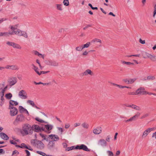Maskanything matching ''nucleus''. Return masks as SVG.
<instances>
[{
    "label": "nucleus",
    "instance_id": "nucleus-1",
    "mask_svg": "<svg viewBox=\"0 0 156 156\" xmlns=\"http://www.w3.org/2000/svg\"><path fill=\"white\" fill-rule=\"evenodd\" d=\"M15 26H16L15 29V31H14L15 34L16 35L19 36H23L25 38L28 37V34L27 32L22 31L21 30L18 29L20 27L22 29H26L27 28L28 26L26 24H20L19 23L15 25Z\"/></svg>",
    "mask_w": 156,
    "mask_h": 156
},
{
    "label": "nucleus",
    "instance_id": "nucleus-2",
    "mask_svg": "<svg viewBox=\"0 0 156 156\" xmlns=\"http://www.w3.org/2000/svg\"><path fill=\"white\" fill-rule=\"evenodd\" d=\"M21 132L22 134L24 135L31 134L32 133V129L31 126L27 124L23 125Z\"/></svg>",
    "mask_w": 156,
    "mask_h": 156
},
{
    "label": "nucleus",
    "instance_id": "nucleus-3",
    "mask_svg": "<svg viewBox=\"0 0 156 156\" xmlns=\"http://www.w3.org/2000/svg\"><path fill=\"white\" fill-rule=\"evenodd\" d=\"M144 90V87H140L137 89L136 91L129 92V94L130 95H145L146 92Z\"/></svg>",
    "mask_w": 156,
    "mask_h": 156
},
{
    "label": "nucleus",
    "instance_id": "nucleus-4",
    "mask_svg": "<svg viewBox=\"0 0 156 156\" xmlns=\"http://www.w3.org/2000/svg\"><path fill=\"white\" fill-rule=\"evenodd\" d=\"M5 82L0 83V96L1 98H3L4 96V93L6 91L8 88V85H5Z\"/></svg>",
    "mask_w": 156,
    "mask_h": 156
},
{
    "label": "nucleus",
    "instance_id": "nucleus-5",
    "mask_svg": "<svg viewBox=\"0 0 156 156\" xmlns=\"http://www.w3.org/2000/svg\"><path fill=\"white\" fill-rule=\"evenodd\" d=\"M31 142L32 144H34V145L36 146L38 149H42L44 147V145L41 141L34 140Z\"/></svg>",
    "mask_w": 156,
    "mask_h": 156
},
{
    "label": "nucleus",
    "instance_id": "nucleus-6",
    "mask_svg": "<svg viewBox=\"0 0 156 156\" xmlns=\"http://www.w3.org/2000/svg\"><path fill=\"white\" fill-rule=\"evenodd\" d=\"M156 127H154L152 128H148L145 130L143 132L142 135V138L146 137L149 133L152 131L156 129Z\"/></svg>",
    "mask_w": 156,
    "mask_h": 156
},
{
    "label": "nucleus",
    "instance_id": "nucleus-7",
    "mask_svg": "<svg viewBox=\"0 0 156 156\" xmlns=\"http://www.w3.org/2000/svg\"><path fill=\"white\" fill-rule=\"evenodd\" d=\"M16 26H15V25H14L11 26L10 27L12 31H9V32H3V36L8 37L9 36V35H12L14 34H15L14 31H15V28H16Z\"/></svg>",
    "mask_w": 156,
    "mask_h": 156
},
{
    "label": "nucleus",
    "instance_id": "nucleus-8",
    "mask_svg": "<svg viewBox=\"0 0 156 156\" xmlns=\"http://www.w3.org/2000/svg\"><path fill=\"white\" fill-rule=\"evenodd\" d=\"M17 82V79L16 77H12L8 78L7 82L9 85L10 86L15 85Z\"/></svg>",
    "mask_w": 156,
    "mask_h": 156
},
{
    "label": "nucleus",
    "instance_id": "nucleus-9",
    "mask_svg": "<svg viewBox=\"0 0 156 156\" xmlns=\"http://www.w3.org/2000/svg\"><path fill=\"white\" fill-rule=\"evenodd\" d=\"M9 109H10V114L12 116L16 115L18 113V110L15 107L12 106H9Z\"/></svg>",
    "mask_w": 156,
    "mask_h": 156
},
{
    "label": "nucleus",
    "instance_id": "nucleus-10",
    "mask_svg": "<svg viewBox=\"0 0 156 156\" xmlns=\"http://www.w3.org/2000/svg\"><path fill=\"white\" fill-rule=\"evenodd\" d=\"M24 119V117L22 115H18L13 122V124L15 125H16L18 122H21Z\"/></svg>",
    "mask_w": 156,
    "mask_h": 156
},
{
    "label": "nucleus",
    "instance_id": "nucleus-11",
    "mask_svg": "<svg viewBox=\"0 0 156 156\" xmlns=\"http://www.w3.org/2000/svg\"><path fill=\"white\" fill-rule=\"evenodd\" d=\"M76 149H79L80 150H83L84 151H90V150L88 149L86 146L84 144H81L80 145H77L75 147Z\"/></svg>",
    "mask_w": 156,
    "mask_h": 156
},
{
    "label": "nucleus",
    "instance_id": "nucleus-12",
    "mask_svg": "<svg viewBox=\"0 0 156 156\" xmlns=\"http://www.w3.org/2000/svg\"><path fill=\"white\" fill-rule=\"evenodd\" d=\"M140 113L139 112H137L134 116L126 120V122H128L135 120L140 116Z\"/></svg>",
    "mask_w": 156,
    "mask_h": 156
},
{
    "label": "nucleus",
    "instance_id": "nucleus-13",
    "mask_svg": "<svg viewBox=\"0 0 156 156\" xmlns=\"http://www.w3.org/2000/svg\"><path fill=\"white\" fill-rule=\"evenodd\" d=\"M34 131L37 132H39L43 131L44 129L42 127H41L37 125H33L32 128Z\"/></svg>",
    "mask_w": 156,
    "mask_h": 156
},
{
    "label": "nucleus",
    "instance_id": "nucleus-14",
    "mask_svg": "<svg viewBox=\"0 0 156 156\" xmlns=\"http://www.w3.org/2000/svg\"><path fill=\"white\" fill-rule=\"evenodd\" d=\"M18 95L19 97L23 98H27L28 97L26 92L23 90H21L19 92Z\"/></svg>",
    "mask_w": 156,
    "mask_h": 156
},
{
    "label": "nucleus",
    "instance_id": "nucleus-15",
    "mask_svg": "<svg viewBox=\"0 0 156 156\" xmlns=\"http://www.w3.org/2000/svg\"><path fill=\"white\" fill-rule=\"evenodd\" d=\"M90 76H93L94 75V73L93 71L90 69H87L83 73V76H86L88 75Z\"/></svg>",
    "mask_w": 156,
    "mask_h": 156
},
{
    "label": "nucleus",
    "instance_id": "nucleus-16",
    "mask_svg": "<svg viewBox=\"0 0 156 156\" xmlns=\"http://www.w3.org/2000/svg\"><path fill=\"white\" fill-rule=\"evenodd\" d=\"M101 128L100 127H97L94 129L93 133L95 134H98L101 133Z\"/></svg>",
    "mask_w": 156,
    "mask_h": 156
},
{
    "label": "nucleus",
    "instance_id": "nucleus-17",
    "mask_svg": "<svg viewBox=\"0 0 156 156\" xmlns=\"http://www.w3.org/2000/svg\"><path fill=\"white\" fill-rule=\"evenodd\" d=\"M98 145L102 146H105L107 145V142L104 139H100L98 143Z\"/></svg>",
    "mask_w": 156,
    "mask_h": 156
},
{
    "label": "nucleus",
    "instance_id": "nucleus-18",
    "mask_svg": "<svg viewBox=\"0 0 156 156\" xmlns=\"http://www.w3.org/2000/svg\"><path fill=\"white\" fill-rule=\"evenodd\" d=\"M55 146V143L53 141H50L48 145V147L49 149L53 148Z\"/></svg>",
    "mask_w": 156,
    "mask_h": 156
},
{
    "label": "nucleus",
    "instance_id": "nucleus-19",
    "mask_svg": "<svg viewBox=\"0 0 156 156\" xmlns=\"http://www.w3.org/2000/svg\"><path fill=\"white\" fill-rule=\"evenodd\" d=\"M49 137L54 141H57L59 140V138L58 136L55 135H50L49 136Z\"/></svg>",
    "mask_w": 156,
    "mask_h": 156
},
{
    "label": "nucleus",
    "instance_id": "nucleus-20",
    "mask_svg": "<svg viewBox=\"0 0 156 156\" xmlns=\"http://www.w3.org/2000/svg\"><path fill=\"white\" fill-rule=\"evenodd\" d=\"M0 136L2 138L5 140H7L9 139L8 136L4 133H0Z\"/></svg>",
    "mask_w": 156,
    "mask_h": 156
},
{
    "label": "nucleus",
    "instance_id": "nucleus-21",
    "mask_svg": "<svg viewBox=\"0 0 156 156\" xmlns=\"http://www.w3.org/2000/svg\"><path fill=\"white\" fill-rule=\"evenodd\" d=\"M56 9L60 11H62L63 10V6L62 4H56L55 5Z\"/></svg>",
    "mask_w": 156,
    "mask_h": 156
},
{
    "label": "nucleus",
    "instance_id": "nucleus-22",
    "mask_svg": "<svg viewBox=\"0 0 156 156\" xmlns=\"http://www.w3.org/2000/svg\"><path fill=\"white\" fill-rule=\"evenodd\" d=\"M126 106L128 107H131L132 108H134L138 111H140L141 110V108L140 107L137 106L136 105H126Z\"/></svg>",
    "mask_w": 156,
    "mask_h": 156
},
{
    "label": "nucleus",
    "instance_id": "nucleus-23",
    "mask_svg": "<svg viewBox=\"0 0 156 156\" xmlns=\"http://www.w3.org/2000/svg\"><path fill=\"white\" fill-rule=\"evenodd\" d=\"M32 66H33L32 69L35 71V72L39 75H41V73L38 71V68L35 66L34 64H32Z\"/></svg>",
    "mask_w": 156,
    "mask_h": 156
},
{
    "label": "nucleus",
    "instance_id": "nucleus-24",
    "mask_svg": "<svg viewBox=\"0 0 156 156\" xmlns=\"http://www.w3.org/2000/svg\"><path fill=\"white\" fill-rule=\"evenodd\" d=\"M39 135L42 138V139L41 140L42 141H43L44 140H46V141L48 140V138L47 137V135H44L41 133H39Z\"/></svg>",
    "mask_w": 156,
    "mask_h": 156
},
{
    "label": "nucleus",
    "instance_id": "nucleus-25",
    "mask_svg": "<svg viewBox=\"0 0 156 156\" xmlns=\"http://www.w3.org/2000/svg\"><path fill=\"white\" fill-rule=\"evenodd\" d=\"M142 55L144 58H149L151 54L146 52H144L143 53Z\"/></svg>",
    "mask_w": 156,
    "mask_h": 156
},
{
    "label": "nucleus",
    "instance_id": "nucleus-26",
    "mask_svg": "<svg viewBox=\"0 0 156 156\" xmlns=\"http://www.w3.org/2000/svg\"><path fill=\"white\" fill-rule=\"evenodd\" d=\"M16 147H20L21 148H25L26 149H27L30 150H31L32 149H29L28 147L25 145V144L24 143L22 144L20 146L18 145H16Z\"/></svg>",
    "mask_w": 156,
    "mask_h": 156
},
{
    "label": "nucleus",
    "instance_id": "nucleus-27",
    "mask_svg": "<svg viewBox=\"0 0 156 156\" xmlns=\"http://www.w3.org/2000/svg\"><path fill=\"white\" fill-rule=\"evenodd\" d=\"M12 47L13 48L20 49L22 48V47L20 45L15 43H14Z\"/></svg>",
    "mask_w": 156,
    "mask_h": 156
},
{
    "label": "nucleus",
    "instance_id": "nucleus-28",
    "mask_svg": "<svg viewBox=\"0 0 156 156\" xmlns=\"http://www.w3.org/2000/svg\"><path fill=\"white\" fill-rule=\"evenodd\" d=\"M9 106H13L14 105H18V103L16 101L13 100H10L9 101Z\"/></svg>",
    "mask_w": 156,
    "mask_h": 156
},
{
    "label": "nucleus",
    "instance_id": "nucleus-29",
    "mask_svg": "<svg viewBox=\"0 0 156 156\" xmlns=\"http://www.w3.org/2000/svg\"><path fill=\"white\" fill-rule=\"evenodd\" d=\"M45 127L47 130L49 131L52 129L53 126L50 125H45Z\"/></svg>",
    "mask_w": 156,
    "mask_h": 156
},
{
    "label": "nucleus",
    "instance_id": "nucleus-30",
    "mask_svg": "<svg viewBox=\"0 0 156 156\" xmlns=\"http://www.w3.org/2000/svg\"><path fill=\"white\" fill-rule=\"evenodd\" d=\"M81 126L82 127L85 129H87L89 127V124L86 122H84L82 123L81 124Z\"/></svg>",
    "mask_w": 156,
    "mask_h": 156
},
{
    "label": "nucleus",
    "instance_id": "nucleus-31",
    "mask_svg": "<svg viewBox=\"0 0 156 156\" xmlns=\"http://www.w3.org/2000/svg\"><path fill=\"white\" fill-rule=\"evenodd\" d=\"M121 62L122 64H126V65H134V63H131L130 62H126L123 60L121 61Z\"/></svg>",
    "mask_w": 156,
    "mask_h": 156
},
{
    "label": "nucleus",
    "instance_id": "nucleus-32",
    "mask_svg": "<svg viewBox=\"0 0 156 156\" xmlns=\"http://www.w3.org/2000/svg\"><path fill=\"white\" fill-rule=\"evenodd\" d=\"M92 42H97L99 43L100 44H102V42L101 41L98 39L95 38L92 40L91 41Z\"/></svg>",
    "mask_w": 156,
    "mask_h": 156
},
{
    "label": "nucleus",
    "instance_id": "nucleus-33",
    "mask_svg": "<svg viewBox=\"0 0 156 156\" xmlns=\"http://www.w3.org/2000/svg\"><path fill=\"white\" fill-rule=\"evenodd\" d=\"M10 69L14 70H18L19 69V68L16 65H12L10 66Z\"/></svg>",
    "mask_w": 156,
    "mask_h": 156
},
{
    "label": "nucleus",
    "instance_id": "nucleus-34",
    "mask_svg": "<svg viewBox=\"0 0 156 156\" xmlns=\"http://www.w3.org/2000/svg\"><path fill=\"white\" fill-rule=\"evenodd\" d=\"M75 49L77 51H81L83 49V47L82 45H79L76 47L75 48Z\"/></svg>",
    "mask_w": 156,
    "mask_h": 156
},
{
    "label": "nucleus",
    "instance_id": "nucleus-35",
    "mask_svg": "<svg viewBox=\"0 0 156 156\" xmlns=\"http://www.w3.org/2000/svg\"><path fill=\"white\" fill-rule=\"evenodd\" d=\"M90 42H87L86 44H84L82 45L83 47V49L84 48H88L90 45Z\"/></svg>",
    "mask_w": 156,
    "mask_h": 156
},
{
    "label": "nucleus",
    "instance_id": "nucleus-36",
    "mask_svg": "<svg viewBox=\"0 0 156 156\" xmlns=\"http://www.w3.org/2000/svg\"><path fill=\"white\" fill-rule=\"evenodd\" d=\"M155 79V77L154 76L150 75L147 76V80H154Z\"/></svg>",
    "mask_w": 156,
    "mask_h": 156
},
{
    "label": "nucleus",
    "instance_id": "nucleus-37",
    "mask_svg": "<svg viewBox=\"0 0 156 156\" xmlns=\"http://www.w3.org/2000/svg\"><path fill=\"white\" fill-rule=\"evenodd\" d=\"M149 59L152 61H155L156 60V55H153L151 54Z\"/></svg>",
    "mask_w": 156,
    "mask_h": 156
},
{
    "label": "nucleus",
    "instance_id": "nucleus-38",
    "mask_svg": "<svg viewBox=\"0 0 156 156\" xmlns=\"http://www.w3.org/2000/svg\"><path fill=\"white\" fill-rule=\"evenodd\" d=\"M49 65L56 66L58 65V64L55 61H49Z\"/></svg>",
    "mask_w": 156,
    "mask_h": 156
},
{
    "label": "nucleus",
    "instance_id": "nucleus-39",
    "mask_svg": "<svg viewBox=\"0 0 156 156\" xmlns=\"http://www.w3.org/2000/svg\"><path fill=\"white\" fill-rule=\"evenodd\" d=\"M19 110L20 112H24L25 111H27V112L28 113V111L25 108H24L22 106H19Z\"/></svg>",
    "mask_w": 156,
    "mask_h": 156
},
{
    "label": "nucleus",
    "instance_id": "nucleus-40",
    "mask_svg": "<svg viewBox=\"0 0 156 156\" xmlns=\"http://www.w3.org/2000/svg\"><path fill=\"white\" fill-rule=\"evenodd\" d=\"M136 80V78L129 79V84H131L134 83Z\"/></svg>",
    "mask_w": 156,
    "mask_h": 156
},
{
    "label": "nucleus",
    "instance_id": "nucleus-41",
    "mask_svg": "<svg viewBox=\"0 0 156 156\" xmlns=\"http://www.w3.org/2000/svg\"><path fill=\"white\" fill-rule=\"evenodd\" d=\"M63 3L64 5L66 6H68L69 5V2L68 0H64Z\"/></svg>",
    "mask_w": 156,
    "mask_h": 156
},
{
    "label": "nucleus",
    "instance_id": "nucleus-42",
    "mask_svg": "<svg viewBox=\"0 0 156 156\" xmlns=\"http://www.w3.org/2000/svg\"><path fill=\"white\" fill-rule=\"evenodd\" d=\"M37 153L38 154H39L41 155H42L43 156H47V155H46V154H45V153L41 151H37Z\"/></svg>",
    "mask_w": 156,
    "mask_h": 156
},
{
    "label": "nucleus",
    "instance_id": "nucleus-43",
    "mask_svg": "<svg viewBox=\"0 0 156 156\" xmlns=\"http://www.w3.org/2000/svg\"><path fill=\"white\" fill-rule=\"evenodd\" d=\"M35 119L36 121L41 123H43L44 122V121L43 120L40 119L38 117L35 118Z\"/></svg>",
    "mask_w": 156,
    "mask_h": 156
},
{
    "label": "nucleus",
    "instance_id": "nucleus-44",
    "mask_svg": "<svg viewBox=\"0 0 156 156\" xmlns=\"http://www.w3.org/2000/svg\"><path fill=\"white\" fill-rule=\"evenodd\" d=\"M19 154V153L17 151L15 150L13 152L12 155L13 156H16Z\"/></svg>",
    "mask_w": 156,
    "mask_h": 156
},
{
    "label": "nucleus",
    "instance_id": "nucleus-45",
    "mask_svg": "<svg viewBox=\"0 0 156 156\" xmlns=\"http://www.w3.org/2000/svg\"><path fill=\"white\" fill-rule=\"evenodd\" d=\"M27 103L33 106H34V102L32 101L28 100L27 101Z\"/></svg>",
    "mask_w": 156,
    "mask_h": 156
},
{
    "label": "nucleus",
    "instance_id": "nucleus-46",
    "mask_svg": "<svg viewBox=\"0 0 156 156\" xmlns=\"http://www.w3.org/2000/svg\"><path fill=\"white\" fill-rule=\"evenodd\" d=\"M14 43V42H13L8 41L6 42V44L9 46H12V47Z\"/></svg>",
    "mask_w": 156,
    "mask_h": 156
},
{
    "label": "nucleus",
    "instance_id": "nucleus-47",
    "mask_svg": "<svg viewBox=\"0 0 156 156\" xmlns=\"http://www.w3.org/2000/svg\"><path fill=\"white\" fill-rule=\"evenodd\" d=\"M12 95L11 93L7 94L5 95V97L6 98H12Z\"/></svg>",
    "mask_w": 156,
    "mask_h": 156
},
{
    "label": "nucleus",
    "instance_id": "nucleus-48",
    "mask_svg": "<svg viewBox=\"0 0 156 156\" xmlns=\"http://www.w3.org/2000/svg\"><path fill=\"white\" fill-rule=\"evenodd\" d=\"M33 54H34L35 55L39 56L40 54V53H39L37 51H33Z\"/></svg>",
    "mask_w": 156,
    "mask_h": 156
},
{
    "label": "nucleus",
    "instance_id": "nucleus-49",
    "mask_svg": "<svg viewBox=\"0 0 156 156\" xmlns=\"http://www.w3.org/2000/svg\"><path fill=\"white\" fill-rule=\"evenodd\" d=\"M107 152L108 154V156H113V154L112 151H108Z\"/></svg>",
    "mask_w": 156,
    "mask_h": 156
},
{
    "label": "nucleus",
    "instance_id": "nucleus-50",
    "mask_svg": "<svg viewBox=\"0 0 156 156\" xmlns=\"http://www.w3.org/2000/svg\"><path fill=\"white\" fill-rule=\"evenodd\" d=\"M88 54V52L86 51H85L82 53V55L83 56H87Z\"/></svg>",
    "mask_w": 156,
    "mask_h": 156
},
{
    "label": "nucleus",
    "instance_id": "nucleus-51",
    "mask_svg": "<svg viewBox=\"0 0 156 156\" xmlns=\"http://www.w3.org/2000/svg\"><path fill=\"white\" fill-rule=\"evenodd\" d=\"M156 14V4L154 6V9L153 12V17H155V15Z\"/></svg>",
    "mask_w": 156,
    "mask_h": 156
},
{
    "label": "nucleus",
    "instance_id": "nucleus-52",
    "mask_svg": "<svg viewBox=\"0 0 156 156\" xmlns=\"http://www.w3.org/2000/svg\"><path fill=\"white\" fill-rule=\"evenodd\" d=\"M75 148H75L74 146H72L70 147H68L66 149V150L67 151H69L70 150H72L73 149H74Z\"/></svg>",
    "mask_w": 156,
    "mask_h": 156
},
{
    "label": "nucleus",
    "instance_id": "nucleus-53",
    "mask_svg": "<svg viewBox=\"0 0 156 156\" xmlns=\"http://www.w3.org/2000/svg\"><path fill=\"white\" fill-rule=\"evenodd\" d=\"M148 115H149L147 113L144 114V115H142L141 116L140 119H143L147 117L148 116Z\"/></svg>",
    "mask_w": 156,
    "mask_h": 156
},
{
    "label": "nucleus",
    "instance_id": "nucleus-54",
    "mask_svg": "<svg viewBox=\"0 0 156 156\" xmlns=\"http://www.w3.org/2000/svg\"><path fill=\"white\" fill-rule=\"evenodd\" d=\"M146 93H145V94H148L150 95L153 94L154 95V96H156V94L155 93H152L151 92H149L146 91Z\"/></svg>",
    "mask_w": 156,
    "mask_h": 156
},
{
    "label": "nucleus",
    "instance_id": "nucleus-55",
    "mask_svg": "<svg viewBox=\"0 0 156 156\" xmlns=\"http://www.w3.org/2000/svg\"><path fill=\"white\" fill-rule=\"evenodd\" d=\"M139 42L141 44H145V41L141 39L140 38L139 39Z\"/></svg>",
    "mask_w": 156,
    "mask_h": 156
},
{
    "label": "nucleus",
    "instance_id": "nucleus-56",
    "mask_svg": "<svg viewBox=\"0 0 156 156\" xmlns=\"http://www.w3.org/2000/svg\"><path fill=\"white\" fill-rule=\"evenodd\" d=\"M123 81L126 83L129 84V79H124L123 80Z\"/></svg>",
    "mask_w": 156,
    "mask_h": 156
},
{
    "label": "nucleus",
    "instance_id": "nucleus-57",
    "mask_svg": "<svg viewBox=\"0 0 156 156\" xmlns=\"http://www.w3.org/2000/svg\"><path fill=\"white\" fill-rule=\"evenodd\" d=\"M132 56L139 57L140 56V55L137 54V55H130L127 56V57H131Z\"/></svg>",
    "mask_w": 156,
    "mask_h": 156
},
{
    "label": "nucleus",
    "instance_id": "nucleus-58",
    "mask_svg": "<svg viewBox=\"0 0 156 156\" xmlns=\"http://www.w3.org/2000/svg\"><path fill=\"white\" fill-rule=\"evenodd\" d=\"M5 153V151L3 149H0V155L1 154H4Z\"/></svg>",
    "mask_w": 156,
    "mask_h": 156
},
{
    "label": "nucleus",
    "instance_id": "nucleus-59",
    "mask_svg": "<svg viewBox=\"0 0 156 156\" xmlns=\"http://www.w3.org/2000/svg\"><path fill=\"white\" fill-rule=\"evenodd\" d=\"M81 124L80 123H76L74 124V126L75 127H76L78 126H79Z\"/></svg>",
    "mask_w": 156,
    "mask_h": 156
},
{
    "label": "nucleus",
    "instance_id": "nucleus-60",
    "mask_svg": "<svg viewBox=\"0 0 156 156\" xmlns=\"http://www.w3.org/2000/svg\"><path fill=\"white\" fill-rule=\"evenodd\" d=\"M70 126V124L69 123H66L65 124V128L66 129L68 128Z\"/></svg>",
    "mask_w": 156,
    "mask_h": 156
},
{
    "label": "nucleus",
    "instance_id": "nucleus-61",
    "mask_svg": "<svg viewBox=\"0 0 156 156\" xmlns=\"http://www.w3.org/2000/svg\"><path fill=\"white\" fill-rule=\"evenodd\" d=\"M25 151L27 154L26 156H30V152L27 150H25Z\"/></svg>",
    "mask_w": 156,
    "mask_h": 156
},
{
    "label": "nucleus",
    "instance_id": "nucleus-62",
    "mask_svg": "<svg viewBox=\"0 0 156 156\" xmlns=\"http://www.w3.org/2000/svg\"><path fill=\"white\" fill-rule=\"evenodd\" d=\"M10 143L12 144H16V143L13 140H10Z\"/></svg>",
    "mask_w": 156,
    "mask_h": 156
},
{
    "label": "nucleus",
    "instance_id": "nucleus-63",
    "mask_svg": "<svg viewBox=\"0 0 156 156\" xmlns=\"http://www.w3.org/2000/svg\"><path fill=\"white\" fill-rule=\"evenodd\" d=\"M91 27V26L90 25H87L86 27H84L83 28V29L84 30H85L86 29H87L89 27Z\"/></svg>",
    "mask_w": 156,
    "mask_h": 156
},
{
    "label": "nucleus",
    "instance_id": "nucleus-64",
    "mask_svg": "<svg viewBox=\"0 0 156 156\" xmlns=\"http://www.w3.org/2000/svg\"><path fill=\"white\" fill-rule=\"evenodd\" d=\"M120 153V151H116L115 156H118Z\"/></svg>",
    "mask_w": 156,
    "mask_h": 156
}]
</instances>
